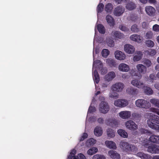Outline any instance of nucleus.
<instances>
[{"instance_id":"obj_1","label":"nucleus","mask_w":159,"mask_h":159,"mask_svg":"<svg viewBox=\"0 0 159 159\" xmlns=\"http://www.w3.org/2000/svg\"><path fill=\"white\" fill-rule=\"evenodd\" d=\"M147 124L149 127L159 131V117L154 115L152 118L147 120Z\"/></svg>"},{"instance_id":"obj_2","label":"nucleus","mask_w":159,"mask_h":159,"mask_svg":"<svg viewBox=\"0 0 159 159\" xmlns=\"http://www.w3.org/2000/svg\"><path fill=\"white\" fill-rule=\"evenodd\" d=\"M120 146L123 150L126 152H135L138 150L137 147L132 144H129L126 142L121 141L120 143Z\"/></svg>"},{"instance_id":"obj_3","label":"nucleus","mask_w":159,"mask_h":159,"mask_svg":"<svg viewBox=\"0 0 159 159\" xmlns=\"http://www.w3.org/2000/svg\"><path fill=\"white\" fill-rule=\"evenodd\" d=\"M135 105L138 107L145 109L148 108L150 106V103L143 99H138L135 101Z\"/></svg>"},{"instance_id":"obj_4","label":"nucleus","mask_w":159,"mask_h":159,"mask_svg":"<svg viewBox=\"0 0 159 159\" xmlns=\"http://www.w3.org/2000/svg\"><path fill=\"white\" fill-rule=\"evenodd\" d=\"M110 110V107L108 103L104 101H102L99 105V111L100 112L104 114L107 113Z\"/></svg>"},{"instance_id":"obj_5","label":"nucleus","mask_w":159,"mask_h":159,"mask_svg":"<svg viewBox=\"0 0 159 159\" xmlns=\"http://www.w3.org/2000/svg\"><path fill=\"white\" fill-rule=\"evenodd\" d=\"M150 102L157 107L159 108V99L156 98H152L150 100ZM151 111L156 113L159 115V109L157 108H152Z\"/></svg>"},{"instance_id":"obj_6","label":"nucleus","mask_w":159,"mask_h":159,"mask_svg":"<svg viewBox=\"0 0 159 159\" xmlns=\"http://www.w3.org/2000/svg\"><path fill=\"white\" fill-rule=\"evenodd\" d=\"M128 102L127 100L123 99H118L114 101V105L117 107H123L127 106Z\"/></svg>"},{"instance_id":"obj_7","label":"nucleus","mask_w":159,"mask_h":159,"mask_svg":"<svg viewBox=\"0 0 159 159\" xmlns=\"http://www.w3.org/2000/svg\"><path fill=\"white\" fill-rule=\"evenodd\" d=\"M148 151L152 154L159 153V145L152 144L148 147Z\"/></svg>"},{"instance_id":"obj_8","label":"nucleus","mask_w":159,"mask_h":159,"mask_svg":"<svg viewBox=\"0 0 159 159\" xmlns=\"http://www.w3.org/2000/svg\"><path fill=\"white\" fill-rule=\"evenodd\" d=\"M124 87L123 83L119 82L113 84L111 86V88L113 91L120 92L122 91Z\"/></svg>"},{"instance_id":"obj_9","label":"nucleus","mask_w":159,"mask_h":159,"mask_svg":"<svg viewBox=\"0 0 159 159\" xmlns=\"http://www.w3.org/2000/svg\"><path fill=\"white\" fill-rule=\"evenodd\" d=\"M125 11V8L121 5L117 6L115 8L114 11V15L117 16H119L122 14Z\"/></svg>"},{"instance_id":"obj_10","label":"nucleus","mask_w":159,"mask_h":159,"mask_svg":"<svg viewBox=\"0 0 159 159\" xmlns=\"http://www.w3.org/2000/svg\"><path fill=\"white\" fill-rule=\"evenodd\" d=\"M106 123L112 128L118 127L119 122L115 119H109L106 120Z\"/></svg>"},{"instance_id":"obj_11","label":"nucleus","mask_w":159,"mask_h":159,"mask_svg":"<svg viewBox=\"0 0 159 159\" xmlns=\"http://www.w3.org/2000/svg\"><path fill=\"white\" fill-rule=\"evenodd\" d=\"M126 93L129 95L132 96H135L139 93L138 90L132 87H129L127 88L126 89Z\"/></svg>"},{"instance_id":"obj_12","label":"nucleus","mask_w":159,"mask_h":159,"mask_svg":"<svg viewBox=\"0 0 159 159\" xmlns=\"http://www.w3.org/2000/svg\"><path fill=\"white\" fill-rule=\"evenodd\" d=\"M125 125L127 129L131 130H134L138 128V125L132 120L127 121Z\"/></svg>"},{"instance_id":"obj_13","label":"nucleus","mask_w":159,"mask_h":159,"mask_svg":"<svg viewBox=\"0 0 159 159\" xmlns=\"http://www.w3.org/2000/svg\"><path fill=\"white\" fill-rule=\"evenodd\" d=\"M116 58L120 60H123L125 59L126 56L124 53L119 51H116L115 53Z\"/></svg>"},{"instance_id":"obj_14","label":"nucleus","mask_w":159,"mask_h":159,"mask_svg":"<svg viewBox=\"0 0 159 159\" xmlns=\"http://www.w3.org/2000/svg\"><path fill=\"white\" fill-rule=\"evenodd\" d=\"M124 51L129 54H132L135 51V48L133 46L129 44H126L124 47Z\"/></svg>"},{"instance_id":"obj_15","label":"nucleus","mask_w":159,"mask_h":159,"mask_svg":"<svg viewBox=\"0 0 159 159\" xmlns=\"http://www.w3.org/2000/svg\"><path fill=\"white\" fill-rule=\"evenodd\" d=\"M131 84L132 85L136 86L139 88H142L144 87V84L140 82L139 80L135 79L132 80L131 82Z\"/></svg>"},{"instance_id":"obj_16","label":"nucleus","mask_w":159,"mask_h":159,"mask_svg":"<svg viewBox=\"0 0 159 159\" xmlns=\"http://www.w3.org/2000/svg\"><path fill=\"white\" fill-rule=\"evenodd\" d=\"M145 11L147 13L151 16H153L156 11L155 8L150 6H147L145 7Z\"/></svg>"},{"instance_id":"obj_17","label":"nucleus","mask_w":159,"mask_h":159,"mask_svg":"<svg viewBox=\"0 0 159 159\" xmlns=\"http://www.w3.org/2000/svg\"><path fill=\"white\" fill-rule=\"evenodd\" d=\"M108 154L111 158L112 159H120V155L114 150H110L108 152Z\"/></svg>"},{"instance_id":"obj_18","label":"nucleus","mask_w":159,"mask_h":159,"mask_svg":"<svg viewBox=\"0 0 159 159\" xmlns=\"http://www.w3.org/2000/svg\"><path fill=\"white\" fill-rule=\"evenodd\" d=\"M131 112L129 111H123L119 113V116L123 119H127L129 118L131 116Z\"/></svg>"},{"instance_id":"obj_19","label":"nucleus","mask_w":159,"mask_h":159,"mask_svg":"<svg viewBox=\"0 0 159 159\" xmlns=\"http://www.w3.org/2000/svg\"><path fill=\"white\" fill-rule=\"evenodd\" d=\"M119 70L121 71L127 72L129 70V66L124 63L120 64L118 67Z\"/></svg>"},{"instance_id":"obj_20","label":"nucleus","mask_w":159,"mask_h":159,"mask_svg":"<svg viewBox=\"0 0 159 159\" xmlns=\"http://www.w3.org/2000/svg\"><path fill=\"white\" fill-rule=\"evenodd\" d=\"M136 67L139 74H144L147 70L146 67L140 64H138L136 66Z\"/></svg>"},{"instance_id":"obj_21","label":"nucleus","mask_w":159,"mask_h":159,"mask_svg":"<svg viewBox=\"0 0 159 159\" xmlns=\"http://www.w3.org/2000/svg\"><path fill=\"white\" fill-rule=\"evenodd\" d=\"M149 140L152 143L159 144V135L152 134L150 136Z\"/></svg>"},{"instance_id":"obj_22","label":"nucleus","mask_w":159,"mask_h":159,"mask_svg":"<svg viewBox=\"0 0 159 159\" xmlns=\"http://www.w3.org/2000/svg\"><path fill=\"white\" fill-rule=\"evenodd\" d=\"M116 76V75L114 72L111 71L108 73L105 76V79L106 80L108 81H110L112 80Z\"/></svg>"},{"instance_id":"obj_23","label":"nucleus","mask_w":159,"mask_h":159,"mask_svg":"<svg viewBox=\"0 0 159 159\" xmlns=\"http://www.w3.org/2000/svg\"><path fill=\"white\" fill-rule=\"evenodd\" d=\"M106 19L109 25L112 27L115 25L114 20L113 17L110 15H107L106 17Z\"/></svg>"},{"instance_id":"obj_24","label":"nucleus","mask_w":159,"mask_h":159,"mask_svg":"<svg viewBox=\"0 0 159 159\" xmlns=\"http://www.w3.org/2000/svg\"><path fill=\"white\" fill-rule=\"evenodd\" d=\"M93 75L94 83L98 84L100 80V77L97 70H94L93 73Z\"/></svg>"},{"instance_id":"obj_25","label":"nucleus","mask_w":159,"mask_h":159,"mask_svg":"<svg viewBox=\"0 0 159 159\" xmlns=\"http://www.w3.org/2000/svg\"><path fill=\"white\" fill-rule=\"evenodd\" d=\"M136 7L135 4L133 2L129 1L128 2L126 6V9L131 11L135 9Z\"/></svg>"},{"instance_id":"obj_26","label":"nucleus","mask_w":159,"mask_h":159,"mask_svg":"<svg viewBox=\"0 0 159 159\" xmlns=\"http://www.w3.org/2000/svg\"><path fill=\"white\" fill-rule=\"evenodd\" d=\"M136 54L134 56L133 60L134 61H138L142 58L143 56L142 52L138 51L135 53Z\"/></svg>"},{"instance_id":"obj_27","label":"nucleus","mask_w":159,"mask_h":159,"mask_svg":"<svg viewBox=\"0 0 159 159\" xmlns=\"http://www.w3.org/2000/svg\"><path fill=\"white\" fill-rule=\"evenodd\" d=\"M94 134L97 136H101L102 133V129L101 127L97 126L94 129Z\"/></svg>"},{"instance_id":"obj_28","label":"nucleus","mask_w":159,"mask_h":159,"mask_svg":"<svg viewBox=\"0 0 159 159\" xmlns=\"http://www.w3.org/2000/svg\"><path fill=\"white\" fill-rule=\"evenodd\" d=\"M106 63L111 67H115L116 66L115 61L114 59L108 58L106 59Z\"/></svg>"},{"instance_id":"obj_29","label":"nucleus","mask_w":159,"mask_h":159,"mask_svg":"<svg viewBox=\"0 0 159 159\" xmlns=\"http://www.w3.org/2000/svg\"><path fill=\"white\" fill-rule=\"evenodd\" d=\"M112 35L116 38L122 39L124 37V34L118 31H114L112 33Z\"/></svg>"},{"instance_id":"obj_30","label":"nucleus","mask_w":159,"mask_h":159,"mask_svg":"<svg viewBox=\"0 0 159 159\" xmlns=\"http://www.w3.org/2000/svg\"><path fill=\"white\" fill-rule=\"evenodd\" d=\"M105 144L110 148L115 149L116 148L115 143L112 141H106L105 142Z\"/></svg>"},{"instance_id":"obj_31","label":"nucleus","mask_w":159,"mask_h":159,"mask_svg":"<svg viewBox=\"0 0 159 159\" xmlns=\"http://www.w3.org/2000/svg\"><path fill=\"white\" fill-rule=\"evenodd\" d=\"M107 135L108 137L112 138L115 136L114 131L111 128H108L107 130Z\"/></svg>"},{"instance_id":"obj_32","label":"nucleus","mask_w":159,"mask_h":159,"mask_svg":"<svg viewBox=\"0 0 159 159\" xmlns=\"http://www.w3.org/2000/svg\"><path fill=\"white\" fill-rule=\"evenodd\" d=\"M117 133L121 137L127 138L128 137L127 133L124 130L120 129L117 130Z\"/></svg>"},{"instance_id":"obj_33","label":"nucleus","mask_w":159,"mask_h":159,"mask_svg":"<svg viewBox=\"0 0 159 159\" xmlns=\"http://www.w3.org/2000/svg\"><path fill=\"white\" fill-rule=\"evenodd\" d=\"M130 38L131 40L136 42H139L141 40L140 35L136 34L132 35Z\"/></svg>"},{"instance_id":"obj_34","label":"nucleus","mask_w":159,"mask_h":159,"mask_svg":"<svg viewBox=\"0 0 159 159\" xmlns=\"http://www.w3.org/2000/svg\"><path fill=\"white\" fill-rule=\"evenodd\" d=\"M97 29L99 32L102 34L105 33V29L103 25L101 24H98L97 26Z\"/></svg>"},{"instance_id":"obj_35","label":"nucleus","mask_w":159,"mask_h":159,"mask_svg":"<svg viewBox=\"0 0 159 159\" xmlns=\"http://www.w3.org/2000/svg\"><path fill=\"white\" fill-rule=\"evenodd\" d=\"M137 156L142 159H149L150 156L147 154L142 152H139L137 154Z\"/></svg>"},{"instance_id":"obj_36","label":"nucleus","mask_w":159,"mask_h":159,"mask_svg":"<svg viewBox=\"0 0 159 159\" xmlns=\"http://www.w3.org/2000/svg\"><path fill=\"white\" fill-rule=\"evenodd\" d=\"M145 53L148 56H153L156 53V51L154 49H149L145 51Z\"/></svg>"},{"instance_id":"obj_37","label":"nucleus","mask_w":159,"mask_h":159,"mask_svg":"<svg viewBox=\"0 0 159 159\" xmlns=\"http://www.w3.org/2000/svg\"><path fill=\"white\" fill-rule=\"evenodd\" d=\"M144 92L146 94L148 95H152L153 93V91L150 87L146 86L144 89Z\"/></svg>"},{"instance_id":"obj_38","label":"nucleus","mask_w":159,"mask_h":159,"mask_svg":"<svg viewBox=\"0 0 159 159\" xmlns=\"http://www.w3.org/2000/svg\"><path fill=\"white\" fill-rule=\"evenodd\" d=\"M113 9V5L110 3L107 4L105 8V11L107 12H110Z\"/></svg>"},{"instance_id":"obj_39","label":"nucleus","mask_w":159,"mask_h":159,"mask_svg":"<svg viewBox=\"0 0 159 159\" xmlns=\"http://www.w3.org/2000/svg\"><path fill=\"white\" fill-rule=\"evenodd\" d=\"M142 62L143 64L146 65L147 67H149L152 65L151 61L147 59H144Z\"/></svg>"},{"instance_id":"obj_40","label":"nucleus","mask_w":159,"mask_h":159,"mask_svg":"<svg viewBox=\"0 0 159 159\" xmlns=\"http://www.w3.org/2000/svg\"><path fill=\"white\" fill-rule=\"evenodd\" d=\"M107 42L108 45L110 47H113L114 45V42L112 39L110 38L107 39Z\"/></svg>"},{"instance_id":"obj_41","label":"nucleus","mask_w":159,"mask_h":159,"mask_svg":"<svg viewBox=\"0 0 159 159\" xmlns=\"http://www.w3.org/2000/svg\"><path fill=\"white\" fill-rule=\"evenodd\" d=\"M104 5L102 3H99L98 6L97 10L98 13H101L103 10Z\"/></svg>"},{"instance_id":"obj_42","label":"nucleus","mask_w":159,"mask_h":159,"mask_svg":"<svg viewBox=\"0 0 159 159\" xmlns=\"http://www.w3.org/2000/svg\"><path fill=\"white\" fill-rule=\"evenodd\" d=\"M109 51L106 49H103L102 52V57H106L109 54Z\"/></svg>"},{"instance_id":"obj_43","label":"nucleus","mask_w":159,"mask_h":159,"mask_svg":"<svg viewBox=\"0 0 159 159\" xmlns=\"http://www.w3.org/2000/svg\"><path fill=\"white\" fill-rule=\"evenodd\" d=\"M146 44L148 47L150 48L153 47L154 45V42L150 40H148L146 41Z\"/></svg>"},{"instance_id":"obj_44","label":"nucleus","mask_w":159,"mask_h":159,"mask_svg":"<svg viewBox=\"0 0 159 159\" xmlns=\"http://www.w3.org/2000/svg\"><path fill=\"white\" fill-rule=\"evenodd\" d=\"M93 159H106V157L103 155L96 154L93 156Z\"/></svg>"},{"instance_id":"obj_45","label":"nucleus","mask_w":159,"mask_h":159,"mask_svg":"<svg viewBox=\"0 0 159 159\" xmlns=\"http://www.w3.org/2000/svg\"><path fill=\"white\" fill-rule=\"evenodd\" d=\"M129 18L131 20L134 22H136L139 19L138 16L134 14L131 15Z\"/></svg>"},{"instance_id":"obj_46","label":"nucleus","mask_w":159,"mask_h":159,"mask_svg":"<svg viewBox=\"0 0 159 159\" xmlns=\"http://www.w3.org/2000/svg\"><path fill=\"white\" fill-rule=\"evenodd\" d=\"M131 30L134 32H137L139 31V29L138 27V26L136 24H134L132 26Z\"/></svg>"},{"instance_id":"obj_47","label":"nucleus","mask_w":159,"mask_h":159,"mask_svg":"<svg viewBox=\"0 0 159 159\" xmlns=\"http://www.w3.org/2000/svg\"><path fill=\"white\" fill-rule=\"evenodd\" d=\"M153 36V33L151 31L147 32L145 35V38L147 39H152Z\"/></svg>"},{"instance_id":"obj_48","label":"nucleus","mask_w":159,"mask_h":159,"mask_svg":"<svg viewBox=\"0 0 159 159\" xmlns=\"http://www.w3.org/2000/svg\"><path fill=\"white\" fill-rule=\"evenodd\" d=\"M119 28L121 30L123 31L127 32L129 30L128 28L124 25H120L119 26Z\"/></svg>"},{"instance_id":"obj_49","label":"nucleus","mask_w":159,"mask_h":159,"mask_svg":"<svg viewBox=\"0 0 159 159\" xmlns=\"http://www.w3.org/2000/svg\"><path fill=\"white\" fill-rule=\"evenodd\" d=\"M87 142L90 145H93L96 143V140L93 138H91L88 140Z\"/></svg>"},{"instance_id":"obj_50","label":"nucleus","mask_w":159,"mask_h":159,"mask_svg":"<svg viewBox=\"0 0 159 159\" xmlns=\"http://www.w3.org/2000/svg\"><path fill=\"white\" fill-rule=\"evenodd\" d=\"M88 135L87 133H84L83 135L80 137V141H82L88 137Z\"/></svg>"},{"instance_id":"obj_51","label":"nucleus","mask_w":159,"mask_h":159,"mask_svg":"<svg viewBox=\"0 0 159 159\" xmlns=\"http://www.w3.org/2000/svg\"><path fill=\"white\" fill-rule=\"evenodd\" d=\"M95 111L96 109L95 107L90 106L89 108L88 112L90 113H91Z\"/></svg>"},{"instance_id":"obj_52","label":"nucleus","mask_w":159,"mask_h":159,"mask_svg":"<svg viewBox=\"0 0 159 159\" xmlns=\"http://www.w3.org/2000/svg\"><path fill=\"white\" fill-rule=\"evenodd\" d=\"M153 30L155 31L158 32L159 31V25L157 24L154 25L152 27Z\"/></svg>"},{"instance_id":"obj_53","label":"nucleus","mask_w":159,"mask_h":159,"mask_svg":"<svg viewBox=\"0 0 159 159\" xmlns=\"http://www.w3.org/2000/svg\"><path fill=\"white\" fill-rule=\"evenodd\" d=\"M110 97L112 98H118L119 94L118 93L113 92L111 94Z\"/></svg>"},{"instance_id":"obj_54","label":"nucleus","mask_w":159,"mask_h":159,"mask_svg":"<svg viewBox=\"0 0 159 159\" xmlns=\"http://www.w3.org/2000/svg\"><path fill=\"white\" fill-rule=\"evenodd\" d=\"M79 159H86L85 156L83 154L80 153L78 154Z\"/></svg>"},{"instance_id":"obj_55","label":"nucleus","mask_w":159,"mask_h":159,"mask_svg":"<svg viewBox=\"0 0 159 159\" xmlns=\"http://www.w3.org/2000/svg\"><path fill=\"white\" fill-rule=\"evenodd\" d=\"M87 153L89 155H92L95 154L92 148L89 149L87 151Z\"/></svg>"},{"instance_id":"obj_56","label":"nucleus","mask_w":159,"mask_h":159,"mask_svg":"<svg viewBox=\"0 0 159 159\" xmlns=\"http://www.w3.org/2000/svg\"><path fill=\"white\" fill-rule=\"evenodd\" d=\"M101 61L100 60H95L93 62V68L95 66V64H99L100 65L101 64H102V63H101Z\"/></svg>"},{"instance_id":"obj_57","label":"nucleus","mask_w":159,"mask_h":159,"mask_svg":"<svg viewBox=\"0 0 159 159\" xmlns=\"http://www.w3.org/2000/svg\"><path fill=\"white\" fill-rule=\"evenodd\" d=\"M76 153V151L75 149H73L71 150V151L70 153V154L69 155H71L72 157L74 156L75 154Z\"/></svg>"},{"instance_id":"obj_58","label":"nucleus","mask_w":159,"mask_h":159,"mask_svg":"<svg viewBox=\"0 0 159 159\" xmlns=\"http://www.w3.org/2000/svg\"><path fill=\"white\" fill-rule=\"evenodd\" d=\"M102 74H105L107 72V70L105 68H102L101 70Z\"/></svg>"},{"instance_id":"obj_59","label":"nucleus","mask_w":159,"mask_h":159,"mask_svg":"<svg viewBox=\"0 0 159 159\" xmlns=\"http://www.w3.org/2000/svg\"><path fill=\"white\" fill-rule=\"evenodd\" d=\"M97 121L100 124H103L104 122V120L102 118H99L98 119Z\"/></svg>"},{"instance_id":"obj_60","label":"nucleus","mask_w":159,"mask_h":159,"mask_svg":"<svg viewBox=\"0 0 159 159\" xmlns=\"http://www.w3.org/2000/svg\"><path fill=\"white\" fill-rule=\"evenodd\" d=\"M115 2L118 4H120L121 2H126V0H115Z\"/></svg>"},{"instance_id":"obj_61","label":"nucleus","mask_w":159,"mask_h":159,"mask_svg":"<svg viewBox=\"0 0 159 159\" xmlns=\"http://www.w3.org/2000/svg\"><path fill=\"white\" fill-rule=\"evenodd\" d=\"M150 78L152 80H156V76L154 74H152L150 75Z\"/></svg>"},{"instance_id":"obj_62","label":"nucleus","mask_w":159,"mask_h":159,"mask_svg":"<svg viewBox=\"0 0 159 159\" xmlns=\"http://www.w3.org/2000/svg\"><path fill=\"white\" fill-rule=\"evenodd\" d=\"M130 74L132 76H134L135 75V74H136V71L134 70H131L130 72Z\"/></svg>"},{"instance_id":"obj_63","label":"nucleus","mask_w":159,"mask_h":159,"mask_svg":"<svg viewBox=\"0 0 159 159\" xmlns=\"http://www.w3.org/2000/svg\"><path fill=\"white\" fill-rule=\"evenodd\" d=\"M92 148L93 149V151L94 153H96L98 151V148L96 147H93Z\"/></svg>"},{"instance_id":"obj_64","label":"nucleus","mask_w":159,"mask_h":159,"mask_svg":"<svg viewBox=\"0 0 159 159\" xmlns=\"http://www.w3.org/2000/svg\"><path fill=\"white\" fill-rule=\"evenodd\" d=\"M153 159H159V155H156L153 156Z\"/></svg>"}]
</instances>
